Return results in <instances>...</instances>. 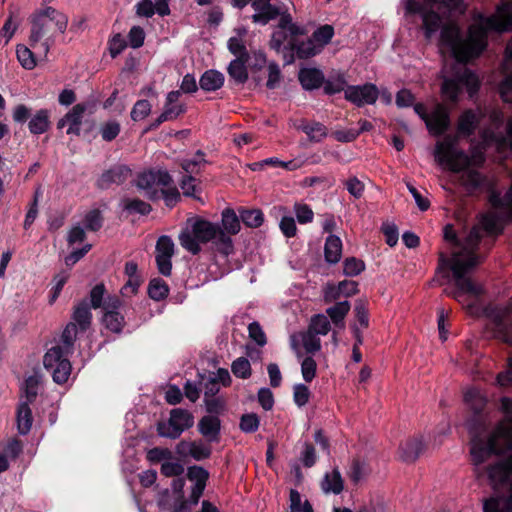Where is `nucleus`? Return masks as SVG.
<instances>
[{
  "label": "nucleus",
  "mask_w": 512,
  "mask_h": 512,
  "mask_svg": "<svg viewBox=\"0 0 512 512\" xmlns=\"http://www.w3.org/2000/svg\"><path fill=\"white\" fill-rule=\"evenodd\" d=\"M224 75L214 69L205 71L199 80L200 88L206 92H213L220 89L224 84Z\"/></svg>",
  "instance_id": "393cba45"
},
{
  "label": "nucleus",
  "mask_w": 512,
  "mask_h": 512,
  "mask_svg": "<svg viewBox=\"0 0 512 512\" xmlns=\"http://www.w3.org/2000/svg\"><path fill=\"white\" fill-rule=\"evenodd\" d=\"M290 40V31L288 29H281L276 27L275 30L271 34V38L269 41L270 49L274 50L277 53L284 52L288 53L286 50V42Z\"/></svg>",
  "instance_id": "473e14b6"
},
{
  "label": "nucleus",
  "mask_w": 512,
  "mask_h": 512,
  "mask_svg": "<svg viewBox=\"0 0 512 512\" xmlns=\"http://www.w3.org/2000/svg\"><path fill=\"white\" fill-rule=\"evenodd\" d=\"M145 40L144 29L140 26H133L128 33L129 45L134 48H140L143 46Z\"/></svg>",
  "instance_id": "774afa93"
},
{
  "label": "nucleus",
  "mask_w": 512,
  "mask_h": 512,
  "mask_svg": "<svg viewBox=\"0 0 512 512\" xmlns=\"http://www.w3.org/2000/svg\"><path fill=\"white\" fill-rule=\"evenodd\" d=\"M12 119L17 124L28 122V129L32 135H41L46 133L51 126L50 111L42 108L32 114V109L25 104H18L12 112Z\"/></svg>",
  "instance_id": "423d86ee"
},
{
  "label": "nucleus",
  "mask_w": 512,
  "mask_h": 512,
  "mask_svg": "<svg viewBox=\"0 0 512 512\" xmlns=\"http://www.w3.org/2000/svg\"><path fill=\"white\" fill-rule=\"evenodd\" d=\"M461 92L462 88L457 78H445L443 80L441 85V94L445 99L456 103Z\"/></svg>",
  "instance_id": "72a5a7b5"
},
{
  "label": "nucleus",
  "mask_w": 512,
  "mask_h": 512,
  "mask_svg": "<svg viewBox=\"0 0 512 512\" xmlns=\"http://www.w3.org/2000/svg\"><path fill=\"white\" fill-rule=\"evenodd\" d=\"M482 238L481 229L478 226H474L466 236L461 248L463 251H479Z\"/></svg>",
  "instance_id": "de8ad7c7"
},
{
  "label": "nucleus",
  "mask_w": 512,
  "mask_h": 512,
  "mask_svg": "<svg viewBox=\"0 0 512 512\" xmlns=\"http://www.w3.org/2000/svg\"><path fill=\"white\" fill-rule=\"evenodd\" d=\"M366 300H358L355 303L354 313L355 318L362 328H368L369 326V314Z\"/></svg>",
  "instance_id": "052dcab7"
},
{
  "label": "nucleus",
  "mask_w": 512,
  "mask_h": 512,
  "mask_svg": "<svg viewBox=\"0 0 512 512\" xmlns=\"http://www.w3.org/2000/svg\"><path fill=\"white\" fill-rule=\"evenodd\" d=\"M84 226L88 231H99L104 223V217L99 209H92L88 211L84 217Z\"/></svg>",
  "instance_id": "49530a36"
},
{
  "label": "nucleus",
  "mask_w": 512,
  "mask_h": 512,
  "mask_svg": "<svg viewBox=\"0 0 512 512\" xmlns=\"http://www.w3.org/2000/svg\"><path fill=\"white\" fill-rule=\"evenodd\" d=\"M459 256L458 253H455L451 258H448L443 253L440 254L438 270L443 273L444 278L448 279L450 277L448 270L452 272L454 281L466 277L469 273Z\"/></svg>",
  "instance_id": "dca6fc26"
},
{
  "label": "nucleus",
  "mask_w": 512,
  "mask_h": 512,
  "mask_svg": "<svg viewBox=\"0 0 512 512\" xmlns=\"http://www.w3.org/2000/svg\"><path fill=\"white\" fill-rule=\"evenodd\" d=\"M301 130L315 142H320L327 136V128L320 122L306 123L301 126Z\"/></svg>",
  "instance_id": "c03bdc74"
},
{
  "label": "nucleus",
  "mask_w": 512,
  "mask_h": 512,
  "mask_svg": "<svg viewBox=\"0 0 512 512\" xmlns=\"http://www.w3.org/2000/svg\"><path fill=\"white\" fill-rule=\"evenodd\" d=\"M16 55L23 68L31 70L36 66L34 53L25 45H17Z\"/></svg>",
  "instance_id": "8fccbe9b"
},
{
  "label": "nucleus",
  "mask_w": 512,
  "mask_h": 512,
  "mask_svg": "<svg viewBox=\"0 0 512 512\" xmlns=\"http://www.w3.org/2000/svg\"><path fill=\"white\" fill-rule=\"evenodd\" d=\"M197 429L207 442L217 443L220 440L221 420L214 415H205L198 421Z\"/></svg>",
  "instance_id": "f3484780"
},
{
  "label": "nucleus",
  "mask_w": 512,
  "mask_h": 512,
  "mask_svg": "<svg viewBox=\"0 0 512 512\" xmlns=\"http://www.w3.org/2000/svg\"><path fill=\"white\" fill-rule=\"evenodd\" d=\"M221 216L222 230L230 237L236 235L241 229L240 215L238 216L232 208H225Z\"/></svg>",
  "instance_id": "cd10ccee"
},
{
  "label": "nucleus",
  "mask_w": 512,
  "mask_h": 512,
  "mask_svg": "<svg viewBox=\"0 0 512 512\" xmlns=\"http://www.w3.org/2000/svg\"><path fill=\"white\" fill-rule=\"evenodd\" d=\"M498 12L504 20L497 16L483 17L485 27L472 26L468 30V36L463 39L460 28L456 24H447L441 28L439 42L442 46L451 50L455 60L463 65L477 59L487 48V30L503 32L512 30V4L502 3Z\"/></svg>",
  "instance_id": "f257e3e1"
},
{
  "label": "nucleus",
  "mask_w": 512,
  "mask_h": 512,
  "mask_svg": "<svg viewBox=\"0 0 512 512\" xmlns=\"http://www.w3.org/2000/svg\"><path fill=\"white\" fill-rule=\"evenodd\" d=\"M276 27L288 29L290 31V39L306 35V29L294 23L292 21V16L289 13H285L280 17Z\"/></svg>",
  "instance_id": "a18cd8bd"
},
{
  "label": "nucleus",
  "mask_w": 512,
  "mask_h": 512,
  "mask_svg": "<svg viewBox=\"0 0 512 512\" xmlns=\"http://www.w3.org/2000/svg\"><path fill=\"white\" fill-rule=\"evenodd\" d=\"M347 86L349 85L347 84L345 74L339 72L336 75L330 76L328 79H325V82L323 84V92L324 94L331 96L342 91L345 92Z\"/></svg>",
  "instance_id": "c756f323"
},
{
  "label": "nucleus",
  "mask_w": 512,
  "mask_h": 512,
  "mask_svg": "<svg viewBox=\"0 0 512 512\" xmlns=\"http://www.w3.org/2000/svg\"><path fill=\"white\" fill-rule=\"evenodd\" d=\"M259 426L260 418L256 413H245L240 417L239 428L244 433H254Z\"/></svg>",
  "instance_id": "3c124183"
},
{
  "label": "nucleus",
  "mask_w": 512,
  "mask_h": 512,
  "mask_svg": "<svg viewBox=\"0 0 512 512\" xmlns=\"http://www.w3.org/2000/svg\"><path fill=\"white\" fill-rule=\"evenodd\" d=\"M294 210L300 224H307L313 221L314 213L309 205L296 203Z\"/></svg>",
  "instance_id": "338daca9"
},
{
  "label": "nucleus",
  "mask_w": 512,
  "mask_h": 512,
  "mask_svg": "<svg viewBox=\"0 0 512 512\" xmlns=\"http://www.w3.org/2000/svg\"><path fill=\"white\" fill-rule=\"evenodd\" d=\"M130 172L131 170L125 165L113 166L100 175L96 181V186L100 190H107L113 184L121 185L127 180Z\"/></svg>",
  "instance_id": "4468645a"
},
{
  "label": "nucleus",
  "mask_w": 512,
  "mask_h": 512,
  "mask_svg": "<svg viewBox=\"0 0 512 512\" xmlns=\"http://www.w3.org/2000/svg\"><path fill=\"white\" fill-rule=\"evenodd\" d=\"M311 392L309 388L302 383L295 384L293 387V400L298 407L305 406L310 398Z\"/></svg>",
  "instance_id": "680f3d73"
},
{
  "label": "nucleus",
  "mask_w": 512,
  "mask_h": 512,
  "mask_svg": "<svg viewBox=\"0 0 512 512\" xmlns=\"http://www.w3.org/2000/svg\"><path fill=\"white\" fill-rule=\"evenodd\" d=\"M16 420H17V429L19 434L26 435L30 432L33 416L32 410L30 408V404L28 402H21L18 405L16 412Z\"/></svg>",
  "instance_id": "a878e982"
},
{
  "label": "nucleus",
  "mask_w": 512,
  "mask_h": 512,
  "mask_svg": "<svg viewBox=\"0 0 512 512\" xmlns=\"http://www.w3.org/2000/svg\"><path fill=\"white\" fill-rule=\"evenodd\" d=\"M227 47L230 53L236 58H250L249 52L242 41L238 37H230L227 42Z\"/></svg>",
  "instance_id": "bf43d9fd"
},
{
  "label": "nucleus",
  "mask_w": 512,
  "mask_h": 512,
  "mask_svg": "<svg viewBox=\"0 0 512 512\" xmlns=\"http://www.w3.org/2000/svg\"><path fill=\"white\" fill-rule=\"evenodd\" d=\"M454 282L456 289L452 292H447V295L453 297L459 302L461 301L464 294H470L475 297H478L482 294L481 287L476 285L473 280L467 276L455 280Z\"/></svg>",
  "instance_id": "4be33fe9"
},
{
  "label": "nucleus",
  "mask_w": 512,
  "mask_h": 512,
  "mask_svg": "<svg viewBox=\"0 0 512 512\" xmlns=\"http://www.w3.org/2000/svg\"><path fill=\"white\" fill-rule=\"evenodd\" d=\"M241 221L250 228H258L263 224L264 214L260 209H239Z\"/></svg>",
  "instance_id": "c9c22d12"
},
{
  "label": "nucleus",
  "mask_w": 512,
  "mask_h": 512,
  "mask_svg": "<svg viewBox=\"0 0 512 512\" xmlns=\"http://www.w3.org/2000/svg\"><path fill=\"white\" fill-rule=\"evenodd\" d=\"M302 342L306 352L309 354H315L321 349L320 339L309 330L303 334Z\"/></svg>",
  "instance_id": "69168bd1"
},
{
  "label": "nucleus",
  "mask_w": 512,
  "mask_h": 512,
  "mask_svg": "<svg viewBox=\"0 0 512 512\" xmlns=\"http://www.w3.org/2000/svg\"><path fill=\"white\" fill-rule=\"evenodd\" d=\"M331 329L328 318L323 314L314 315L311 319L309 331L318 335H326Z\"/></svg>",
  "instance_id": "603ef678"
},
{
  "label": "nucleus",
  "mask_w": 512,
  "mask_h": 512,
  "mask_svg": "<svg viewBox=\"0 0 512 512\" xmlns=\"http://www.w3.org/2000/svg\"><path fill=\"white\" fill-rule=\"evenodd\" d=\"M251 7L256 12L251 16V20L256 24L266 25L280 15V9L271 4L270 0H253Z\"/></svg>",
  "instance_id": "2eb2a0df"
},
{
  "label": "nucleus",
  "mask_w": 512,
  "mask_h": 512,
  "mask_svg": "<svg viewBox=\"0 0 512 512\" xmlns=\"http://www.w3.org/2000/svg\"><path fill=\"white\" fill-rule=\"evenodd\" d=\"M457 138L446 135L435 147V157L440 164H446L453 173H460L471 166L482 167L486 161L484 152L474 147L469 156L465 151L456 148Z\"/></svg>",
  "instance_id": "20e7f679"
},
{
  "label": "nucleus",
  "mask_w": 512,
  "mask_h": 512,
  "mask_svg": "<svg viewBox=\"0 0 512 512\" xmlns=\"http://www.w3.org/2000/svg\"><path fill=\"white\" fill-rule=\"evenodd\" d=\"M342 247L341 239L334 234H330L326 238L324 246L325 261L329 264L338 263L342 256Z\"/></svg>",
  "instance_id": "b1692460"
},
{
  "label": "nucleus",
  "mask_w": 512,
  "mask_h": 512,
  "mask_svg": "<svg viewBox=\"0 0 512 512\" xmlns=\"http://www.w3.org/2000/svg\"><path fill=\"white\" fill-rule=\"evenodd\" d=\"M231 371L235 377L248 379L252 374L251 364L245 357H239L232 362Z\"/></svg>",
  "instance_id": "09e8293b"
},
{
  "label": "nucleus",
  "mask_w": 512,
  "mask_h": 512,
  "mask_svg": "<svg viewBox=\"0 0 512 512\" xmlns=\"http://www.w3.org/2000/svg\"><path fill=\"white\" fill-rule=\"evenodd\" d=\"M194 425V416L183 408H174L170 411L168 421L157 423V433L161 437L177 439L181 434Z\"/></svg>",
  "instance_id": "0eeeda50"
},
{
  "label": "nucleus",
  "mask_w": 512,
  "mask_h": 512,
  "mask_svg": "<svg viewBox=\"0 0 512 512\" xmlns=\"http://www.w3.org/2000/svg\"><path fill=\"white\" fill-rule=\"evenodd\" d=\"M88 109V103H78L74 105L64 116L67 121L68 135L80 136L83 117Z\"/></svg>",
  "instance_id": "6ab92c4d"
},
{
  "label": "nucleus",
  "mask_w": 512,
  "mask_h": 512,
  "mask_svg": "<svg viewBox=\"0 0 512 512\" xmlns=\"http://www.w3.org/2000/svg\"><path fill=\"white\" fill-rule=\"evenodd\" d=\"M186 476L189 481L194 482L195 486L206 488L210 474L204 467L192 465L188 467Z\"/></svg>",
  "instance_id": "a19ab883"
},
{
  "label": "nucleus",
  "mask_w": 512,
  "mask_h": 512,
  "mask_svg": "<svg viewBox=\"0 0 512 512\" xmlns=\"http://www.w3.org/2000/svg\"><path fill=\"white\" fill-rule=\"evenodd\" d=\"M249 59L250 58H235L229 63L227 72L235 84L244 85L247 82L249 78L247 69Z\"/></svg>",
  "instance_id": "5701e85b"
},
{
  "label": "nucleus",
  "mask_w": 512,
  "mask_h": 512,
  "mask_svg": "<svg viewBox=\"0 0 512 512\" xmlns=\"http://www.w3.org/2000/svg\"><path fill=\"white\" fill-rule=\"evenodd\" d=\"M498 453L497 437L491 435L484 440L475 434L471 438L470 454L474 465L484 463L490 456Z\"/></svg>",
  "instance_id": "9b49d317"
},
{
  "label": "nucleus",
  "mask_w": 512,
  "mask_h": 512,
  "mask_svg": "<svg viewBox=\"0 0 512 512\" xmlns=\"http://www.w3.org/2000/svg\"><path fill=\"white\" fill-rule=\"evenodd\" d=\"M478 125L476 114L473 110H465L458 119L457 131L464 137L474 134Z\"/></svg>",
  "instance_id": "bb28decb"
},
{
  "label": "nucleus",
  "mask_w": 512,
  "mask_h": 512,
  "mask_svg": "<svg viewBox=\"0 0 512 512\" xmlns=\"http://www.w3.org/2000/svg\"><path fill=\"white\" fill-rule=\"evenodd\" d=\"M103 323L109 331L112 333H121L125 326V317L124 315L118 312H104L102 317Z\"/></svg>",
  "instance_id": "f704fd0d"
},
{
  "label": "nucleus",
  "mask_w": 512,
  "mask_h": 512,
  "mask_svg": "<svg viewBox=\"0 0 512 512\" xmlns=\"http://www.w3.org/2000/svg\"><path fill=\"white\" fill-rule=\"evenodd\" d=\"M298 80L304 90L312 91L323 86L325 76L318 68H301L298 73Z\"/></svg>",
  "instance_id": "a211bd4d"
},
{
  "label": "nucleus",
  "mask_w": 512,
  "mask_h": 512,
  "mask_svg": "<svg viewBox=\"0 0 512 512\" xmlns=\"http://www.w3.org/2000/svg\"><path fill=\"white\" fill-rule=\"evenodd\" d=\"M405 12L421 16L426 39H430L440 28L441 17L433 10V6H427L419 0H405Z\"/></svg>",
  "instance_id": "6e6552de"
},
{
  "label": "nucleus",
  "mask_w": 512,
  "mask_h": 512,
  "mask_svg": "<svg viewBox=\"0 0 512 512\" xmlns=\"http://www.w3.org/2000/svg\"><path fill=\"white\" fill-rule=\"evenodd\" d=\"M169 294L168 284L162 278H153L148 285V295L155 301L165 299Z\"/></svg>",
  "instance_id": "4c0bfd02"
},
{
  "label": "nucleus",
  "mask_w": 512,
  "mask_h": 512,
  "mask_svg": "<svg viewBox=\"0 0 512 512\" xmlns=\"http://www.w3.org/2000/svg\"><path fill=\"white\" fill-rule=\"evenodd\" d=\"M205 409L209 415L219 416L226 410V399L223 396L204 399Z\"/></svg>",
  "instance_id": "4d7b16f0"
},
{
  "label": "nucleus",
  "mask_w": 512,
  "mask_h": 512,
  "mask_svg": "<svg viewBox=\"0 0 512 512\" xmlns=\"http://www.w3.org/2000/svg\"><path fill=\"white\" fill-rule=\"evenodd\" d=\"M122 204L123 210L128 214L146 216L152 211V206L139 198H124Z\"/></svg>",
  "instance_id": "7c9ffc66"
},
{
  "label": "nucleus",
  "mask_w": 512,
  "mask_h": 512,
  "mask_svg": "<svg viewBox=\"0 0 512 512\" xmlns=\"http://www.w3.org/2000/svg\"><path fill=\"white\" fill-rule=\"evenodd\" d=\"M343 480L338 470L334 469L331 474L325 475L324 481L322 482V489L328 493L333 492L334 494H340L343 491Z\"/></svg>",
  "instance_id": "58836bf2"
},
{
  "label": "nucleus",
  "mask_w": 512,
  "mask_h": 512,
  "mask_svg": "<svg viewBox=\"0 0 512 512\" xmlns=\"http://www.w3.org/2000/svg\"><path fill=\"white\" fill-rule=\"evenodd\" d=\"M365 270V263L356 257H347L343 262V273L346 276L354 277Z\"/></svg>",
  "instance_id": "5fc2aeb1"
},
{
  "label": "nucleus",
  "mask_w": 512,
  "mask_h": 512,
  "mask_svg": "<svg viewBox=\"0 0 512 512\" xmlns=\"http://www.w3.org/2000/svg\"><path fill=\"white\" fill-rule=\"evenodd\" d=\"M424 443L422 437H412L400 444V459L406 463L415 462L424 451Z\"/></svg>",
  "instance_id": "aec40b11"
},
{
  "label": "nucleus",
  "mask_w": 512,
  "mask_h": 512,
  "mask_svg": "<svg viewBox=\"0 0 512 512\" xmlns=\"http://www.w3.org/2000/svg\"><path fill=\"white\" fill-rule=\"evenodd\" d=\"M106 287L104 283H97L89 292V306L93 309L102 308Z\"/></svg>",
  "instance_id": "6e6d98bb"
},
{
  "label": "nucleus",
  "mask_w": 512,
  "mask_h": 512,
  "mask_svg": "<svg viewBox=\"0 0 512 512\" xmlns=\"http://www.w3.org/2000/svg\"><path fill=\"white\" fill-rule=\"evenodd\" d=\"M120 132L121 124L115 119H110L108 121L103 122L99 128L101 138L106 142H111L115 140L120 134Z\"/></svg>",
  "instance_id": "79ce46f5"
},
{
  "label": "nucleus",
  "mask_w": 512,
  "mask_h": 512,
  "mask_svg": "<svg viewBox=\"0 0 512 512\" xmlns=\"http://www.w3.org/2000/svg\"><path fill=\"white\" fill-rule=\"evenodd\" d=\"M349 301L336 302L333 306L326 309L327 315L330 317L333 324L342 329L345 327L344 319L350 310Z\"/></svg>",
  "instance_id": "c85d7f7f"
},
{
  "label": "nucleus",
  "mask_w": 512,
  "mask_h": 512,
  "mask_svg": "<svg viewBox=\"0 0 512 512\" xmlns=\"http://www.w3.org/2000/svg\"><path fill=\"white\" fill-rule=\"evenodd\" d=\"M78 329L75 323L69 322L61 334V344L48 349L43 357L44 368L57 384L66 383L71 374L72 366L68 357L74 351Z\"/></svg>",
  "instance_id": "7ed1b4c3"
},
{
  "label": "nucleus",
  "mask_w": 512,
  "mask_h": 512,
  "mask_svg": "<svg viewBox=\"0 0 512 512\" xmlns=\"http://www.w3.org/2000/svg\"><path fill=\"white\" fill-rule=\"evenodd\" d=\"M174 254V243L170 236L162 235L156 243V255L172 257Z\"/></svg>",
  "instance_id": "e2e57ef3"
},
{
  "label": "nucleus",
  "mask_w": 512,
  "mask_h": 512,
  "mask_svg": "<svg viewBox=\"0 0 512 512\" xmlns=\"http://www.w3.org/2000/svg\"><path fill=\"white\" fill-rule=\"evenodd\" d=\"M152 105L146 99L137 100L134 104L130 116L135 122L145 119L151 113Z\"/></svg>",
  "instance_id": "864d4df0"
},
{
  "label": "nucleus",
  "mask_w": 512,
  "mask_h": 512,
  "mask_svg": "<svg viewBox=\"0 0 512 512\" xmlns=\"http://www.w3.org/2000/svg\"><path fill=\"white\" fill-rule=\"evenodd\" d=\"M189 453L190 457L195 461H203L211 457L212 447L209 442L204 443L202 440H193Z\"/></svg>",
  "instance_id": "37998d69"
},
{
  "label": "nucleus",
  "mask_w": 512,
  "mask_h": 512,
  "mask_svg": "<svg viewBox=\"0 0 512 512\" xmlns=\"http://www.w3.org/2000/svg\"><path fill=\"white\" fill-rule=\"evenodd\" d=\"M301 373L305 382L310 383L316 377L317 363L312 356H307L301 362Z\"/></svg>",
  "instance_id": "13d9d810"
},
{
  "label": "nucleus",
  "mask_w": 512,
  "mask_h": 512,
  "mask_svg": "<svg viewBox=\"0 0 512 512\" xmlns=\"http://www.w3.org/2000/svg\"><path fill=\"white\" fill-rule=\"evenodd\" d=\"M488 478L496 493L512 490V454L506 460L489 466Z\"/></svg>",
  "instance_id": "1a4fd4ad"
},
{
  "label": "nucleus",
  "mask_w": 512,
  "mask_h": 512,
  "mask_svg": "<svg viewBox=\"0 0 512 512\" xmlns=\"http://www.w3.org/2000/svg\"><path fill=\"white\" fill-rule=\"evenodd\" d=\"M426 128L435 137H440L448 131L451 126L450 112L442 104H438L426 120Z\"/></svg>",
  "instance_id": "f8f14e48"
},
{
  "label": "nucleus",
  "mask_w": 512,
  "mask_h": 512,
  "mask_svg": "<svg viewBox=\"0 0 512 512\" xmlns=\"http://www.w3.org/2000/svg\"><path fill=\"white\" fill-rule=\"evenodd\" d=\"M457 79L459 80L461 87H466L471 97L478 93L481 83L475 72L465 68L464 71L458 75Z\"/></svg>",
  "instance_id": "2f4dec72"
},
{
  "label": "nucleus",
  "mask_w": 512,
  "mask_h": 512,
  "mask_svg": "<svg viewBox=\"0 0 512 512\" xmlns=\"http://www.w3.org/2000/svg\"><path fill=\"white\" fill-rule=\"evenodd\" d=\"M464 171L465 174L463 175V184L469 191H476L484 186L487 179L486 176H484L481 172L470 168Z\"/></svg>",
  "instance_id": "e433bc0d"
},
{
  "label": "nucleus",
  "mask_w": 512,
  "mask_h": 512,
  "mask_svg": "<svg viewBox=\"0 0 512 512\" xmlns=\"http://www.w3.org/2000/svg\"><path fill=\"white\" fill-rule=\"evenodd\" d=\"M300 460L304 467L310 468L315 465L317 455L314 445L311 442H305L300 455Z\"/></svg>",
  "instance_id": "0e129e2a"
},
{
  "label": "nucleus",
  "mask_w": 512,
  "mask_h": 512,
  "mask_svg": "<svg viewBox=\"0 0 512 512\" xmlns=\"http://www.w3.org/2000/svg\"><path fill=\"white\" fill-rule=\"evenodd\" d=\"M285 48L289 53V59L286 61L287 64H291L294 61V53L299 59H309L321 53L320 48L311 37L306 41H299L298 37L291 38L286 43Z\"/></svg>",
  "instance_id": "ddd939ff"
},
{
  "label": "nucleus",
  "mask_w": 512,
  "mask_h": 512,
  "mask_svg": "<svg viewBox=\"0 0 512 512\" xmlns=\"http://www.w3.org/2000/svg\"><path fill=\"white\" fill-rule=\"evenodd\" d=\"M72 323H75L81 332L89 329L92 321L91 307L88 299L81 300L75 307L72 314Z\"/></svg>",
  "instance_id": "412c9836"
},
{
  "label": "nucleus",
  "mask_w": 512,
  "mask_h": 512,
  "mask_svg": "<svg viewBox=\"0 0 512 512\" xmlns=\"http://www.w3.org/2000/svg\"><path fill=\"white\" fill-rule=\"evenodd\" d=\"M212 242L218 253L224 257L234 253V244L232 238L221 228V225L210 222L206 219L197 217L188 228L179 234L181 246L192 255H198L201 252L200 243Z\"/></svg>",
  "instance_id": "f03ea898"
},
{
  "label": "nucleus",
  "mask_w": 512,
  "mask_h": 512,
  "mask_svg": "<svg viewBox=\"0 0 512 512\" xmlns=\"http://www.w3.org/2000/svg\"><path fill=\"white\" fill-rule=\"evenodd\" d=\"M334 36V28L329 24L318 27L311 35L312 40L322 51L323 48L330 43Z\"/></svg>",
  "instance_id": "ea45409f"
},
{
  "label": "nucleus",
  "mask_w": 512,
  "mask_h": 512,
  "mask_svg": "<svg viewBox=\"0 0 512 512\" xmlns=\"http://www.w3.org/2000/svg\"><path fill=\"white\" fill-rule=\"evenodd\" d=\"M378 97L379 89L373 83L347 86L344 95L345 100L356 105L357 107L373 105L376 103Z\"/></svg>",
  "instance_id": "9d476101"
},
{
  "label": "nucleus",
  "mask_w": 512,
  "mask_h": 512,
  "mask_svg": "<svg viewBox=\"0 0 512 512\" xmlns=\"http://www.w3.org/2000/svg\"><path fill=\"white\" fill-rule=\"evenodd\" d=\"M49 22H54L60 33H64L68 25V17L51 6L40 9L30 16L31 31L29 41L35 48L46 35Z\"/></svg>",
  "instance_id": "39448f33"
}]
</instances>
